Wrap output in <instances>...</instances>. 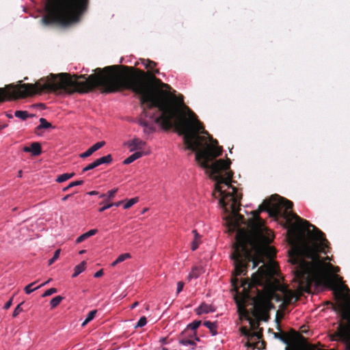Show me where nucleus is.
Here are the masks:
<instances>
[{
  "instance_id": "1",
  "label": "nucleus",
  "mask_w": 350,
  "mask_h": 350,
  "mask_svg": "<svg viewBox=\"0 0 350 350\" xmlns=\"http://www.w3.org/2000/svg\"><path fill=\"white\" fill-rule=\"evenodd\" d=\"M97 72L90 75L83 81L72 79L69 75L62 73L51 75L34 84L11 85V99L24 98L33 94L62 91L71 94L78 86L80 91L88 92L99 88L106 93L116 92L122 89L131 90L139 96L140 101L145 107L143 114L151 122L139 119L137 123L144 128L145 135L155 131L154 123L161 129L167 130L174 126L183 135L184 142L188 150L196 153V160L208 177L214 182L213 196L217 200L219 206L227 214L224 217L226 224L230 231H237L236 242L232 254L234 265H276L272 257L275 251L269 243L273 239L271 230L264 225L259 214L266 211L269 217L278 215L285 219V199L278 195L266 199L258 210L252 211V217L248 221L247 231L240 226L245 224L243 217L239 214L241 195L232 185V172L229 170V159H216L221 153L217 146L206 131L204 130L195 114L184 105L183 100L171 94L163 88H168L154 77L152 83L147 81L144 73L139 75L120 71L117 66L105 67L103 70L96 69Z\"/></svg>"
},
{
  "instance_id": "2",
  "label": "nucleus",
  "mask_w": 350,
  "mask_h": 350,
  "mask_svg": "<svg viewBox=\"0 0 350 350\" xmlns=\"http://www.w3.org/2000/svg\"><path fill=\"white\" fill-rule=\"evenodd\" d=\"M88 3V0H49L45 6L46 14L42 17V23L67 26L77 23L87 9Z\"/></svg>"
},
{
  "instance_id": "3",
  "label": "nucleus",
  "mask_w": 350,
  "mask_h": 350,
  "mask_svg": "<svg viewBox=\"0 0 350 350\" xmlns=\"http://www.w3.org/2000/svg\"><path fill=\"white\" fill-rule=\"evenodd\" d=\"M105 144L104 141L98 142L89 148L85 152L79 154V157L85 159L92 155L94 152L102 148Z\"/></svg>"
},
{
  "instance_id": "4",
  "label": "nucleus",
  "mask_w": 350,
  "mask_h": 350,
  "mask_svg": "<svg viewBox=\"0 0 350 350\" xmlns=\"http://www.w3.org/2000/svg\"><path fill=\"white\" fill-rule=\"evenodd\" d=\"M23 151L31 152L32 156H38L41 154V146L38 142H33L31 144V147L25 146Z\"/></svg>"
},
{
  "instance_id": "5",
  "label": "nucleus",
  "mask_w": 350,
  "mask_h": 350,
  "mask_svg": "<svg viewBox=\"0 0 350 350\" xmlns=\"http://www.w3.org/2000/svg\"><path fill=\"white\" fill-rule=\"evenodd\" d=\"M196 313L198 315H201L202 314H207L211 312H213L214 310L212 308L211 305L206 304L205 303H202L196 310Z\"/></svg>"
},
{
  "instance_id": "6",
  "label": "nucleus",
  "mask_w": 350,
  "mask_h": 350,
  "mask_svg": "<svg viewBox=\"0 0 350 350\" xmlns=\"http://www.w3.org/2000/svg\"><path fill=\"white\" fill-rule=\"evenodd\" d=\"M146 143L139 138H133L129 143V146L132 147L131 151H133L135 150L142 149Z\"/></svg>"
},
{
  "instance_id": "7",
  "label": "nucleus",
  "mask_w": 350,
  "mask_h": 350,
  "mask_svg": "<svg viewBox=\"0 0 350 350\" xmlns=\"http://www.w3.org/2000/svg\"><path fill=\"white\" fill-rule=\"evenodd\" d=\"M39 122L40 124L36 128V132L37 134H38V131L41 129H48L54 128V126H53L52 124L44 118H40Z\"/></svg>"
},
{
  "instance_id": "8",
  "label": "nucleus",
  "mask_w": 350,
  "mask_h": 350,
  "mask_svg": "<svg viewBox=\"0 0 350 350\" xmlns=\"http://www.w3.org/2000/svg\"><path fill=\"white\" fill-rule=\"evenodd\" d=\"M97 232H98L97 229H92V230H88V232H86L82 234L81 235H80L79 237H78L77 239H76V243H79L83 241L85 239L96 234L97 233Z\"/></svg>"
},
{
  "instance_id": "9",
  "label": "nucleus",
  "mask_w": 350,
  "mask_h": 350,
  "mask_svg": "<svg viewBox=\"0 0 350 350\" xmlns=\"http://www.w3.org/2000/svg\"><path fill=\"white\" fill-rule=\"evenodd\" d=\"M192 233L193 234V240L191 242V250L195 251L200 243L201 236L198 233L196 230H193Z\"/></svg>"
},
{
  "instance_id": "10",
  "label": "nucleus",
  "mask_w": 350,
  "mask_h": 350,
  "mask_svg": "<svg viewBox=\"0 0 350 350\" xmlns=\"http://www.w3.org/2000/svg\"><path fill=\"white\" fill-rule=\"evenodd\" d=\"M142 157V152H135L123 161L124 165H129Z\"/></svg>"
},
{
  "instance_id": "11",
  "label": "nucleus",
  "mask_w": 350,
  "mask_h": 350,
  "mask_svg": "<svg viewBox=\"0 0 350 350\" xmlns=\"http://www.w3.org/2000/svg\"><path fill=\"white\" fill-rule=\"evenodd\" d=\"M131 258V255L129 253H124L119 255L118 258L111 264V267H115L118 264L124 261L126 259Z\"/></svg>"
},
{
  "instance_id": "12",
  "label": "nucleus",
  "mask_w": 350,
  "mask_h": 350,
  "mask_svg": "<svg viewBox=\"0 0 350 350\" xmlns=\"http://www.w3.org/2000/svg\"><path fill=\"white\" fill-rule=\"evenodd\" d=\"M14 116L21 120H26L28 118L33 117V115L29 113L27 111L18 110L14 112Z\"/></svg>"
},
{
  "instance_id": "13",
  "label": "nucleus",
  "mask_w": 350,
  "mask_h": 350,
  "mask_svg": "<svg viewBox=\"0 0 350 350\" xmlns=\"http://www.w3.org/2000/svg\"><path fill=\"white\" fill-rule=\"evenodd\" d=\"M204 325L207 327L213 336H216L217 334V323L215 322H211V321H205L204 323Z\"/></svg>"
},
{
  "instance_id": "14",
  "label": "nucleus",
  "mask_w": 350,
  "mask_h": 350,
  "mask_svg": "<svg viewBox=\"0 0 350 350\" xmlns=\"http://www.w3.org/2000/svg\"><path fill=\"white\" fill-rule=\"evenodd\" d=\"M96 160V162H97V163H98V165L99 166V165H100L102 164H109V163H111L112 162V161H113V159H112V156L110 154H107V155H105L104 157H100V158H98V159H97Z\"/></svg>"
},
{
  "instance_id": "15",
  "label": "nucleus",
  "mask_w": 350,
  "mask_h": 350,
  "mask_svg": "<svg viewBox=\"0 0 350 350\" xmlns=\"http://www.w3.org/2000/svg\"><path fill=\"white\" fill-rule=\"evenodd\" d=\"M85 262L84 261L81 262L79 265H77L74 269V273L72 277L75 278L81 273L85 270Z\"/></svg>"
},
{
  "instance_id": "16",
  "label": "nucleus",
  "mask_w": 350,
  "mask_h": 350,
  "mask_svg": "<svg viewBox=\"0 0 350 350\" xmlns=\"http://www.w3.org/2000/svg\"><path fill=\"white\" fill-rule=\"evenodd\" d=\"M75 176V173H64L62 174L57 177L55 179V181L57 183H63L71 178H72Z\"/></svg>"
},
{
  "instance_id": "17",
  "label": "nucleus",
  "mask_w": 350,
  "mask_h": 350,
  "mask_svg": "<svg viewBox=\"0 0 350 350\" xmlns=\"http://www.w3.org/2000/svg\"><path fill=\"white\" fill-rule=\"evenodd\" d=\"M96 310H92L90 311L88 314L86 316L85 320L83 321V322L81 324V326L84 327L85 325H87L89 322H90L92 320L94 319L96 314Z\"/></svg>"
},
{
  "instance_id": "18",
  "label": "nucleus",
  "mask_w": 350,
  "mask_h": 350,
  "mask_svg": "<svg viewBox=\"0 0 350 350\" xmlns=\"http://www.w3.org/2000/svg\"><path fill=\"white\" fill-rule=\"evenodd\" d=\"M63 299L64 297L60 295L53 297L50 301L51 308H54L57 306Z\"/></svg>"
},
{
  "instance_id": "19",
  "label": "nucleus",
  "mask_w": 350,
  "mask_h": 350,
  "mask_svg": "<svg viewBox=\"0 0 350 350\" xmlns=\"http://www.w3.org/2000/svg\"><path fill=\"white\" fill-rule=\"evenodd\" d=\"M138 198H133L129 199L126 203L124 204L123 208L124 209H128L131 207L133 205L136 204L138 202Z\"/></svg>"
},
{
  "instance_id": "20",
  "label": "nucleus",
  "mask_w": 350,
  "mask_h": 350,
  "mask_svg": "<svg viewBox=\"0 0 350 350\" xmlns=\"http://www.w3.org/2000/svg\"><path fill=\"white\" fill-rule=\"evenodd\" d=\"M141 62L145 66L146 68H148L150 70L155 66V63L149 59H142Z\"/></svg>"
},
{
  "instance_id": "21",
  "label": "nucleus",
  "mask_w": 350,
  "mask_h": 350,
  "mask_svg": "<svg viewBox=\"0 0 350 350\" xmlns=\"http://www.w3.org/2000/svg\"><path fill=\"white\" fill-rule=\"evenodd\" d=\"M83 183V180H75V181L71 182L67 187L63 188L62 191H66L70 188L82 185Z\"/></svg>"
},
{
  "instance_id": "22",
  "label": "nucleus",
  "mask_w": 350,
  "mask_h": 350,
  "mask_svg": "<svg viewBox=\"0 0 350 350\" xmlns=\"http://www.w3.org/2000/svg\"><path fill=\"white\" fill-rule=\"evenodd\" d=\"M98 166V165L96 162V160H95L92 163H90L89 165H88L87 166L83 167L82 170V172H85L89 171V170H93Z\"/></svg>"
},
{
  "instance_id": "23",
  "label": "nucleus",
  "mask_w": 350,
  "mask_h": 350,
  "mask_svg": "<svg viewBox=\"0 0 350 350\" xmlns=\"http://www.w3.org/2000/svg\"><path fill=\"white\" fill-rule=\"evenodd\" d=\"M146 323H147L146 318L145 317H142L139 319L137 324L135 325V328L143 327L144 326H145L146 325Z\"/></svg>"
},
{
  "instance_id": "24",
  "label": "nucleus",
  "mask_w": 350,
  "mask_h": 350,
  "mask_svg": "<svg viewBox=\"0 0 350 350\" xmlns=\"http://www.w3.org/2000/svg\"><path fill=\"white\" fill-rule=\"evenodd\" d=\"M118 189H113L111 190H109L107 192V200L106 201H111L112 199H113L115 194L117 193Z\"/></svg>"
},
{
  "instance_id": "25",
  "label": "nucleus",
  "mask_w": 350,
  "mask_h": 350,
  "mask_svg": "<svg viewBox=\"0 0 350 350\" xmlns=\"http://www.w3.org/2000/svg\"><path fill=\"white\" fill-rule=\"evenodd\" d=\"M59 254H60V250H57L55 252L53 256L51 259L49 260L48 265H51L59 258Z\"/></svg>"
},
{
  "instance_id": "26",
  "label": "nucleus",
  "mask_w": 350,
  "mask_h": 350,
  "mask_svg": "<svg viewBox=\"0 0 350 350\" xmlns=\"http://www.w3.org/2000/svg\"><path fill=\"white\" fill-rule=\"evenodd\" d=\"M180 343L185 347H187V346L193 347L196 345V344L193 341H192L191 340H188V339L181 340H180Z\"/></svg>"
},
{
  "instance_id": "27",
  "label": "nucleus",
  "mask_w": 350,
  "mask_h": 350,
  "mask_svg": "<svg viewBox=\"0 0 350 350\" xmlns=\"http://www.w3.org/2000/svg\"><path fill=\"white\" fill-rule=\"evenodd\" d=\"M201 324L200 321H194L192 323L188 325V327L191 328L192 330L196 329Z\"/></svg>"
},
{
  "instance_id": "28",
  "label": "nucleus",
  "mask_w": 350,
  "mask_h": 350,
  "mask_svg": "<svg viewBox=\"0 0 350 350\" xmlns=\"http://www.w3.org/2000/svg\"><path fill=\"white\" fill-rule=\"evenodd\" d=\"M36 282H31L25 287L24 291L26 294L29 295L35 291L33 290V288H31V286H33L36 284Z\"/></svg>"
},
{
  "instance_id": "29",
  "label": "nucleus",
  "mask_w": 350,
  "mask_h": 350,
  "mask_svg": "<svg viewBox=\"0 0 350 350\" xmlns=\"http://www.w3.org/2000/svg\"><path fill=\"white\" fill-rule=\"evenodd\" d=\"M57 293V289L55 288H51L46 290L42 295V297H45L49 295H51L54 293Z\"/></svg>"
},
{
  "instance_id": "30",
  "label": "nucleus",
  "mask_w": 350,
  "mask_h": 350,
  "mask_svg": "<svg viewBox=\"0 0 350 350\" xmlns=\"http://www.w3.org/2000/svg\"><path fill=\"white\" fill-rule=\"evenodd\" d=\"M113 206V203H111L109 201H107V203L103 205L101 208L98 209V211L102 213L105 211V210L112 207Z\"/></svg>"
},
{
  "instance_id": "31",
  "label": "nucleus",
  "mask_w": 350,
  "mask_h": 350,
  "mask_svg": "<svg viewBox=\"0 0 350 350\" xmlns=\"http://www.w3.org/2000/svg\"><path fill=\"white\" fill-rule=\"evenodd\" d=\"M22 304L23 303L18 304L17 306L15 308V309H14V312L12 313V317H17L19 314V313L22 312V308L21 307Z\"/></svg>"
},
{
  "instance_id": "32",
  "label": "nucleus",
  "mask_w": 350,
  "mask_h": 350,
  "mask_svg": "<svg viewBox=\"0 0 350 350\" xmlns=\"http://www.w3.org/2000/svg\"><path fill=\"white\" fill-rule=\"evenodd\" d=\"M199 275V273L197 271V268H194L192 269V271L189 274V278H196Z\"/></svg>"
},
{
  "instance_id": "33",
  "label": "nucleus",
  "mask_w": 350,
  "mask_h": 350,
  "mask_svg": "<svg viewBox=\"0 0 350 350\" xmlns=\"http://www.w3.org/2000/svg\"><path fill=\"white\" fill-rule=\"evenodd\" d=\"M184 287V283L183 282H178L176 285V294L180 293Z\"/></svg>"
},
{
  "instance_id": "34",
  "label": "nucleus",
  "mask_w": 350,
  "mask_h": 350,
  "mask_svg": "<svg viewBox=\"0 0 350 350\" xmlns=\"http://www.w3.org/2000/svg\"><path fill=\"white\" fill-rule=\"evenodd\" d=\"M274 336H275V338H278L279 340L282 341L284 344H288V340L284 336H282L281 335H279L278 334H275Z\"/></svg>"
},
{
  "instance_id": "35",
  "label": "nucleus",
  "mask_w": 350,
  "mask_h": 350,
  "mask_svg": "<svg viewBox=\"0 0 350 350\" xmlns=\"http://www.w3.org/2000/svg\"><path fill=\"white\" fill-rule=\"evenodd\" d=\"M51 281V279L50 278L47 281L44 282V283H42L40 285L38 286L37 287L34 288L33 290H38V289L44 286L45 285L49 284Z\"/></svg>"
},
{
  "instance_id": "36",
  "label": "nucleus",
  "mask_w": 350,
  "mask_h": 350,
  "mask_svg": "<svg viewBox=\"0 0 350 350\" xmlns=\"http://www.w3.org/2000/svg\"><path fill=\"white\" fill-rule=\"evenodd\" d=\"M12 299H10L8 301H7L5 303V304L3 306V308L5 310L8 309L10 307V306L12 305Z\"/></svg>"
},
{
  "instance_id": "37",
  "label": "nucleus",
  "mask_w": 350,
  "mask_h": 350,
  "mask_svg": "<svg viewBox=\"0 0 350 350\" xmlns=\"http://www.w3.org/2000/svg\"><path fill=\"white\" fill-rule=\"evenodd\" d=\"M103 274V272L102 270H99L98 271H96L95 273H94V278H99L100 276H102Z\"/></svg>"
},
{
  "instance_id": "38",
  "label": "nucleus",
  "mask_w": 350,
  "mask_h": 350,
  "mask_svg": "<svg viewBox=\"0 0 350 350\" xmlns=\"http://www.w3.org/2000/svg\"><path fill=\"white\" fill-rule=\"evenodd\" d=\"M98 192L96 191H91L87 193V195L88 196H96L98 195Z\"/></svg>"
},
{
  "instance_id": "39",
  "label": "nucleus",
  "mask_w": 350,
  "mask_h": 350,
  "mask_svg": "<svg viewBox=\"0 0 350 350\" xmlns=\"http://www.w3.org/2000/svg\"><path fill=\"white\" fill-rule=\"evenodd\" d=\"M8 124H2L1 122H0V131L5 129L6 127H8Z\"/></svg>"
},
{
  "instance_id": "40",
  "label": "nucleus",
  "mask_w": 350,
  "mask_h": 350,
  "mask_svg": "<svg viewBox=\"0 0 350 350\" xmlns=\"http://www.w3.org/2000/svg\"><path fill=\"white\" fill-rule=\"evenodd\" d=\"M5 116H6V117H7L8 118H9V119H12V118H13V115H12V113L11 112H8V113H5Z\"/></svg>"
},
{
  "instance_id": "41",
  "label": "nucleus",
  "mask_w": 350,
  "mask_h": 350,
  "mask_svg": "<svg viewBox=\"0 0 350 350\" xmlns=\"http://www.w3.org/2000/svg\"><path fill=\"white\" fill-rule=\"evenodd\" d=\"M139 305V303L137 301H135L134 302L131 306V309H133L135 308H136L137 306Z\"/></svg>"
},
{
  "instance_id": "42",
  "label": "nucleus",
  "mask_w": 350,
  "mask_h": 350,
  "mask_svg": "<svg viewBox=\"0 0 350 350\" xmlns=\"http://www.w3.org/2000/svg\"><path fill=\"white\" fill-rule=\"evenodd\" d=\"M122 202H123V201H119V202L113 203V206L118 207L119 206H120L122 204Z\"/></svg>"
},
{
  "instance_id": "43",
  "label": "nucleus",
  "mask_w": 350,
  "mask_h": 350,
  "mask_svg": "<svg viewBox=\"0 0 350 350\" xmlns=\"http://www.w3.org/2000/svg\"><path fill=\"white\" fill-rule=\"evenodd\" d=\"M70 195L65 196L64 198H62V201H66Z\"/></svg>"
},
{
  "instance_id": "44",
  "label": "nucleus",
  "mask_w": 350,
  "mask_h": 350,
  "mask_svg": "<svg viewBox=\"0 0 350 350\" xmlns=\"http://www.w3.org/2000/svg\"><path fill=\"white\" fill-rule=\"evenodd\" d=\"M105 197H107V195H106V194H104V193H102V194H100V195L99 196V198H105Z\"/></svg>"
},
{
  "instance_id": "45",
  "label": "nucleus",
  "mask_w": 350,
  "mask_h": 350,
  "mask_svg": "<svg viewBox=\"0 0 350 350\" xmlns=\"http://www.w3.org/2000/svg\"><path fill=\"white\" fill-rule=\"evenodd\" d=\"M22 173H23L22 171L19 170L18 173V176L21 178L22 176Z\"/></svg>"
},
{
  "instance_id": "46",
  "label": "nucleus",
  "mask_w": 350,
  "mask_h": 350,
  "mask_svg": "<svg viewBox=\"0 0 350 350\" xmlns=\"http://www.w3.org/2000/svg\"><path fill=\"white\" fill-rule=\"evenodd\" d=\"M85 252V250H81V251L79 252V254H84Z\"/></svg>"
},
{
  "instance_id": "47",
  "label": "nucleus",
  "mask_w": 350,
  "mask_h": 350,
  "mask_svg": "<svg viewBox=\"0 0 350 350\" xmlns=\"http://www.w3.org/2000/svg\"><path fill=\"white\" fill-rule=\"evenodd\" d=\"M161 350H167V349L166 348H165V347H162V348L161 349Z\"/></svg>"
},
{
  "instance_id": "48",
  "label": "nucleus",
  "mask_w": 350,
  "mask_h": 350,
  "mask_svg": "<svg viewBox=\"0 0 350 350\" xmlns=\"http://www.w3.org/2000/svg\"><path fill=\"white\" fill-rule=\"evenodd\" d=\"M153 72H155V73H158L159 72V71L157 70H156L155 71H153Z\"/></svg>"
},
{
  "instance_id": "49",
  "label": "nucleus",
  "mask_w": 350,
  "mask_h": 350,
  "mask_svg": "<svg viewBox=\"0 0 350 350\" xmlns=\"http://www.w3.org/2000/svg\"><path fill=\"white\" fill-rule=\"evenodd\" d=\"M243 286H245V284H243ZM243 287H244L243 290L245 291V286H243Z\"/></svg>"
},
{
  "instance_id": "50",
  "label": "nucleus",
  "mask_w": 350,
  "mask_h": 350,
  "mask_svg": "<svg viewBox=\"0 0 350 350\" xmlns=\"http://www.w3.org/2000/svg\"><path fill=\"white\" fill-rule=\"evenodd\" d=\"M286 350H288V348H286Z\"/></svg>"
}]
</instances>
